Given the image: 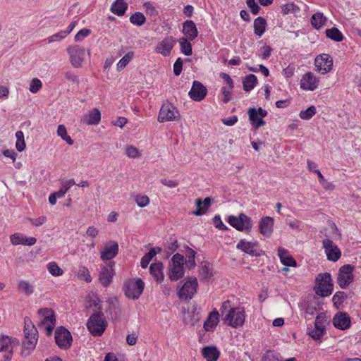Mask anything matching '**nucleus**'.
I'll return each mask as SVG.
<instances>
[{
	"label": "nucleus",
	"instance_id": "nucleus-18",
	"mask_svg": "<svg viewBox=\"0 0 361 361\" xmlns=\"http://www.w3.org/2000/svg\"><path fill=\"white\" fill-rule=\"evenodd\" d=\"M322 244L329 260L336 262L340 259L341 255V250L332 240L324 239L322 241Z\"/></svg>",
	"mask_w": 361,
	"mask_h": 361
},
{
	"label": "nucleus",
	"instance_id": "nucleus-11",
	"mask_svg": "<svg viewBox=\"0 0 361 361\" xmlns=\"http://www.w3.org/2000/svg\"><path fill=\"white\" fill-rule=\"evenodd\" d=\"M326 322V317L324 314L321 313L317 316L314 328H308L307 329L309 336L315 340L320 339L324 333Z\"/></svg>",
	"mask_w": 361,
	"mask_h": 361
},
{
	"label": "nucleus",
	"instance_id": "nucleus-24",
	"mask_svg": "<svg viewBox=\"0 0 361 361\" xmlns=\"http://www.w3.org/2000/svg\"><path fill=\"white\" fill-rule=\"evenodd\" d=\"M333 324L338 329H348L350 326V318L345 312H338L333 318Z\"/></svg>",
	"mask_w": 361,
	"mask_h": 361
},
{
	"label": "nucleus",
	"instance_id": "nucleus-8",
	"mask_svg": "<svg viewBox=\"0 0 361 361\" xmlns=\"http://www.w3.org/2000/svg\"><path fill=\"white\" fill-rule=\"evenodd\" d=\"M38 312L42 318L39 324V328L44 329L48 336L51 335L56 325L54 311L48 308H42L39 310Z\"/></svg>",
	"mask_w": 361,
	"mask_h": 361
},
{
	"label": "nucleus",
	"instance_id": "nucleus-20",
	"mask_svg": "<svg viewBox=\"0 0 361 361\" xmlns=\"http://www.w3.org/2000/svg\"><path fill=\"white\" fill-rule=\"evenodd\" d=\"M207 93V88L199 81H194L188 93L194 101L200 102L204 99Z\"/></svg>",
	"mask_w": 361,
	"mask_h": 361
},
{
	"label": "nucleus",
	"instance_id": "nucleus-57",
	"mask_svg": "<svg viewBox=\"0 0 361 361\" xmlns=\"http://www.w3.org/2000/svg\"><path fill=\"white\" fill-rule=\"evenodd\" d=\"M213 223L217 228L222 231L228 230V227L223 223L219 215H216L213 219Z\"/></svg>",
	"mask_w": 361,
	"mask_h": 361
},
{
	"label": "nucleus",
	"instance_id": "nucleus-36",
	"mask_svg": "<svg viewBox=\"0 0 361 361\" xmlns=\"http://www.w3.org/2000/svg\"><path fill=\"white\" fill-rule=\"evenodd\" d=\"M126 9L127 4L123 0H116L111 6V11L118 16H123Z\"/></svg>",
	"mask_w": 361,
	"mask_h": 361
},
{
	"label": "nucleus",
	"instance_id": "nucleus-54",
	"mask_svg": "<svg viewBox=\"0 0 361 361\" xmlns=\"http://www.w3.org/2000/svg\"><path fill=\"white\" fill-rule=\"evenodd\" d=\"M345 298L346 294L344 292L338 291L333 296L332 301L335 305H339L343 302Z\"/></svg>",
	"mask_w": 361,
	"mask_h": 361
},
{
	"label": "nucleus",
	"instance_id": "nucleus-55",
	"mask_svg": "<svg viewBox=\"0 0 361 361\" xmlns=\"http://www.w3.org/2000/svg\"><path fill=\"white\" fill-rule=\"evenodd\" d=\"M286 224L288 226L294 230L301 231L302 223L297 219H286Z\"/></svg>",
	"mask_w": 361,
	"mask_h": 361
},
{
	"label": "nucleus",
	"instance_id": "nucleus-51",
	"mask_svg": "<svg viewBox=\"0 0 361 361\" xmlns=\"http://www.w3.org/2000/svg\"><path fill=\"white\" fill-rule=\"evenodd\" d=\"M42 87V81L38 78H33L31 80L30 83V87L29 90L33 93L35 94L38 92L41 88Z\"/></svg>",
	"mask_w": 361,
	"mask_h": 361
},
{
	"label": "nucleus",
	"instance_id": "nucleus-28",
	"mask_svg": "<svg viewBox=\"0 0 361 361\" xmlns=\"http://www.w3.org/2000/svg\"><path fill=\"white\" fill-rule=\"evenodd\" d=\"M183 33L188 39H195L197 37L198 33L195 23L192 20H186L183 23Z\"/></svg>",
	"mask_w": 361,
	"mask_h": 361
},
{
	"label": "nucleus",
	"instance_id": "nucleus-41",
	"mask_svg": "<svg viewBox=\"0 0 361 361\" xmlns=\"http://www.w3.org/2000/svg\"><path fill=\"white\" fill-rule=\"evenodd\" d=\"M180 51L185 56H190L192 54V45L185 37H181L179 39Z\"/></svg>",
	"mask_w": 361,
	"mask_h": 361
},
{
	"label": "nucleus",
	"instance_id": "nucleus-1",
	"mask_svg": "<svg viewBox=\"0 0 361 361\" xmlns=\"http://www.w3.org/2000/svg\"><path fill=\"white\" fill-rule=\"evenodd\" d=\"M226 324L238 328L243 326L245 320V312L243 307H233L230 300H226L220 308Z\"/></svg>",
	"mask_w": 361,
	"mask_h": 361
},
{
	"label": "nucleus",
	"instance_id": "nucleus-40",
	"mask_svg": "<svg viewBox=\"0 0 361 361\" xmlns=\"http://www.w3.org/2000/svg\"><path fill=\"white\" fill-rule=\"evenodd\" d=\"M326 36L335 42H341L343 39V35L336 27H332L326 30Z\"/></svg>",
	"mask_w": 361,
	"mask_h": 361
},
{
	"label": "nucleus",
	"instance_id": "nucleus-21",
	"mask_svg": "<svg viewBox=\"0 0 361 361\" xmlns=\"http://www.w3.org/2000/svg\"><path fill=\"white\" fill-rule=\"evenodd\" d=\"M114 262H111L102 267L99 279L104 287L109 286L112 281V278L114 274Z\"/></svg>",
	"mask_w": 361,
	"mask_h": 361
},
{
	"label": "nucleus",
	"instance_id": "nucleus-58",
	"mask_svg": "<svg viewBox=\"0 0 361 361\" xmlns=\"http://www.w3.org/2000/svg\"><path fill=\"white\" fill-rule=\"evenodd\" d=\"M91 33V30L90 29L83 28L80 30L77 34L75 35V41H82L85 37H87Z\"/></svg>",
	"mask_w": 361,
	"mask_h": 361
},
{
	"label": "nucleus",
	"instance_id": "nucleus-19",
	"mask_svg": "<svg viewBox=\"0 0 361 361\" xmlns=\"http://www.w3.org/2000/svg\"><path fill=\"white\" fill-rule=\"evenodd\" d=\"M267 112L262 108H251L248 110L250 121L252 126L258 128L265 124L263 118L267 116Z\"/></svg>",
	"mask_w": 361,
	"mask_h": 361
},
{
	"label": "nucleus",
	"instance_id": "nucleus-53",
	"mask_svg": "<svg viewBox=\"0 0 361 361\" xmlns=\"http://www.w3.org/2000/svg\"><path fill=\"white\" fill-rule=\"evenodd\" d=\"M126 154L129 158L135 159L140 157V152L136 147L130 145L127 147Z\"/></svg>",
	"mask_w": 361,
	"mask_h": 361
},
{
	"label": "nucleus",
	"instance_id": "nucleus-10",
	"mask_svg": "<svg viewBox=\"0 0 361 361\" xmlns=\"http://www.w3.org/2000/svg\"><path fill=\"white\" fill-rule=\"evenodd\" d=\"M353 269L350 264L343 265L339 269L337 283L341 288H346L353 281Z\"/></svg>",
	"mask_w": 361,
	"mask_h": 361
},
{
	"label": "nucleus",
	"instance_id": "nucleus-15",
	"mask_svg": "<svg viewBox=\"0 0 361 361\" xmlns=\"http://www.w3.org/2000/svg\"><path fill=\"white\" fill-rule=\"evenodd\" d=\"M197 281L192 279L185 282L183 286L178 291L180 299H191L197 292Z\"/></svg>",
	"mask_w": 361,
	"mask_h": 361
},
{
	"label": "nucleus",
	"instance_id": "nucleus-34",
	"mask_svg": "<svg viewBox=\"0 0 361 361\" xmlns=\"http://www.w3.org/2000/svg\"><path fill=\"white\" fill-rule=\"evenodd\" d=\"M101 120V114L97 109H93L84 118V122L88 125H97Z\"/></svg>",
	"mask_w": 361,
	"mask_h": 361
},
{
	"label": "nucleus",
	"instance_id": "nucleus-43",
	"mask_svg": "<svg viewBox=\"0 0 361 361\" xmlns=\"http://www.w3.org/2000/svg\"><path fill=\"white\" fill-rule=\"evenodd\" d=\"M133 51H129L124 56H123L116 65L117 71H121L124 69L128 63L133 59Z\"/></svg>",
	"mask_w": 361,
	"mask_h": 361
},
{
	"label": "nucleus",
	"instance_id": "nucleus-32",
	"mask_svg": "<svg viewBox=\"0 0 361 361\" xmlns=\"http://www.w3.org/2000/svg\"><path fill=\"white\" fill-rule=\"evenodd\" d=\"M202 356L207 361H216L219 357V351L214 346H207L202 348Z\"/></svg>",
	"mask_w": 361,
	"mask_h": 361
},
{
	"label": "nucleus",
	"instance_id": "nucleus-61",
	"mask_svg": "<svg viewBox=\"0 0 361 361\" xmlns=\"http://www.w3.org/2000/svg\"><path fill=\"white\" fill-rule=\"evenodd\" d=\"M160 182L164 185L170 188H173L178 185V181L177 180H171V179H166V178H161L160 179Z\"/></svg>",
	"mask_w": 361,
	"mask_h": 361
},
{
	"label": "nucleus",
	"instance_id": "nucleus-13",
	"mask_svg": "<svg viewBox=\"0 0 361 361\" xmlns=\"http://www.w3.org/2000/svg\"><path fill=\"white\" fill-rule=\"evenodd\" d=\"M70 61L75 68L81 67L85 57V49L78 46H70L67 49Z\"/></svg>",
	"mask_w": 361,
	"mask_h": 361
},
{
	"label": "nucleus",
	"instance_id": "nucleus-56",
	"mask_svg": "<svg viewBox=\"0 0 361 361\" xmlns=\"http://www.w3.org/2000/svg\"><path fill=\"white\" fill-rule=\"evenodd\" d=\"M247 6L250 8L252 14L257 15L260 10V7L255 2V0H246Z\"/></svg>",
	"mask_w": 361,
	"mask_h": 361
},
{
	"label": "nucleus",
	"instance_id": "nucleus-37",
	"mask_svg": "<svg viewBox=\"0 0 361 361\" xmlns=\"http://www.w3.org/2000/svg\"><path fill=\"white\" fill-rule=\"evenodd\" d=\"M257 83V78L254 74H249L243 80V89L246 92L252 90Z\"/></svg>",
	"mask_w": 361,
	"mask_h": 361
},
{
	"label": "nucleus",
	"instance_id": "nucleus-59",
	"mask_svg": "<svg viewBox=\"0 0 361 361\" xmlns=\"http://www.w3.org/2000/svg\"><path fill=\"white\" fill-rule=\"evenodd\" d=\"M135 202L140 207H144L149 204V199L146 195L137 196Z\"/></svg>",
	"mask_w": 361,
	"mask_h": 361
},
{
	"label": "nucleus",
	"instance_id": "nucleus-62",
	"mask_svg": "<svg viewBox=\"0 0 361 361\" xmlns=\"http://www.w3.org/2000/svg\"><path fill=\"white\" fill-rule=\"evenodd\" d=\"M233 88L230 87H223L221 88V92L224 95L223 102L226 104L231 100V90Z\"/></svg>",
	"mask_w": 361,
	"mask_h": 361
},
{
	"label": "nucleus",
	"instance_id": "nucleus-49",
	"mask_svg": "<svg viewBox=\"0 0 361 361\" xmlns=\"http://www.w3.org/2000/svg\"><path fill=\"white\" fill-rule=\"evenodd\" d=\"M316 108L314 106H311L305 111L300 112V117L302 120H309L312 118L316 114Z\"/></svg>",
	"mask_w": 361,
	"mask_h": 361
},
{
	"label": "nucleus",
	"instance_id": "nucleus-38",
	"mask_svg": "<svg viewBox=\"0 0 361 361\" xmlns=\"http://www.w3.org/2000/svg\"><path fill=\"white\" fill-rule=\"evenodd\" d=\"M326 17L323 15V13L317 12L314 13L311 18L312 25L316 28H320L325 23Z\"/></svg>",
	"mask_w": 361,
	"mask_h": 361
},
{
	"label": "nucleus",
	"instance_id": "nucleus-45",
	"mask_svg": "<svg viewBox=\"0 0 361 361\" xmlns=\"http://www.w3.org/2000/svg\"><path fill=\"white\" fill-rule=\"evenodd\" d=\"M16 147L18 151L23 152L26 147L25 142L24 140V133L21 130H18L16 133Z\"/></svg>",
	"mask_w": 361,
	"mask_h": 361
},
{
	"label": "nucleus",
	"instance_id": "nucleus-23",
	"mask_svg": "<svg viewBox=\"0 0 361 361\" xmlns=\"http://www.w3.org/2000/svg\"><path fill=\"white\" fill-rule=\"evenodd\" d=\"M257 243L248 242L241 239L236 245V248L251 256H260L259 250L257 249Z\"/></svg>",
	"mask_w": 361,
	"mask_h": 361
},
{
	"label": "nucleus",
	"instance_id": "nucleus-47",
	"mask_svg": "<svg viewBox=\"0 0 361 361\" xmlns=\"http://www.w3.org/2000/svg\"><path fill=\"white\" fill-rule=\"evenodd\" d=\"M156 255V249H151L147 253H146L141 259L140 265L142 268H147L149 262Z\"/></svg>",
	"mask_w": 361,
	"mask_h": 361
},
{
	"label": "nucleus",
	"instance_id": "nucleus-63",
	"mask_svg": "<svg viewBox=\"0 0 361 361\" xmlns=\"http://www.w3.org/2000/svg\"><path fill=\"white\" fill-rule=\"evenodd\" d=\"M66 37V32H63V31H61L58 33H56L51 36H50L47 40L49 43L54 42L56 41H59L62 39H64Z\"/></svg>",
	"mask_w": 361,
	"mask_h": 361
},
{
	"label": "nucleus",
	"instance_id": "nucleus-27",
	"mask_svg": "<svg viewBox=\"0 0 361 361\" xmlns=\"http://www.w3.org/2000/svg\"><path fill=\"white\" fill-rule=\"evenodd\" d=\"M11 243L14 245H33L36 243L37 239L34 237H26L20 233H16L10 236Z\"/></svg>",
	"mask_w": 361,
	"mask_h": 361
},
{
	"label": "nucleus",
	"instance_id": "nucleus-44",
	"mask_svg": "<svg viewBox=\"0 0 361 361\" xmlns=\"http://www.w3.org/2000/svg\"><path fill=\"white\" fill-rule=\"evenodd\" d=\"M78 277L87 283L92 281V277L88 269L85 266H80L77 274Z\"/></svg>",
	"mask_w": 361,
	"mask_h": 361
},
{
	"label": "nucleus",
	"instance_id": "nucleus-22",
	"mask_svg": "<svg viewBox=\"0 0 361 361\" xmlns=\"http://www.w3.org/2000/svg\"><path fill=\"white\" fill-rule=\"evenodd\" d=\"M118 252V244L116 241H109L104 245L101 252L102 260H111L114 258Z\"/></svg>",
	"mask_w": 361,
	"mask_h": 361
},
{
	"label": "nucleus",
	"instance_id": "nucleus-35",
	"mask_svg": "<svg viewBox=\"0 0 361 361\" xmlns=\"http://www.w3.org/2000/svg\"><path fill=\"white\" fill-rule=\"evenodd\" d=\"M211 204L210 198L206 197L203 202L201 201L200 199L196 200V206L197 209L192 212L193 214L196 216H200L203 214L207 209L209 207Z\"/></svg>",
	"mask_w": 361,
	"mask_h": 361
},
{
	"label": "nucleus",
	"instance_id": "nucleus-33",
	"mask_svg": "<svg viewBox=\"0 0 361 361\" xmlns=\"http://www.w3.org/2000/svg\"><path fill=\"white\" fill-rule=\"evenodd\" d=\"M254 33L258 36L261 37L264 33L267 27V21L262 17H257L254 20Z\"/></svg>",
	"mask_w": 361,
	"mask_h": 361
},
{
	"label": "nucleus",
	"instance_id": "nucleus-14",
	"mask_svg": "<svg viewBox=\"0 0 361 361\" xmlns=\"http://www.w3.org/2000/svg\"><path fill=\"white\" fill-rule=\"evenodd\" d=\"M314 63L317 71L324 75L331 71L333 60L329 54H322L316 57Z\"/></svg>",
	"mask_w": 361,
	"mask_h": 361
},
{
	"label": "nucleus",
	"instance_id": "nucleus-9",
	"mask_svg": "<svg viewBox=\"0 0 361 361\" xmlns=\"http://www.w3.org/2000/svg\"><path fill=\"white\" fill-rule=\"evenodd\" d=\"M179 118L180 114L176 107L171 103H166L164 104L160 109L158 121L160 123L173 121Z\"/></svg>",
	"mask_w": 361,
	"mask_h": 361
},
{
	"label": "nucleus",
	"instance_id": "nucleus-64",
	"mask_svg": "<svg viewBox=\"0 0 361 361\" xmlns=\"http://www.w3.org/2000/svg\"><path fill=\"white\" fill-rule=\"evenodd\" d=\"M272 51V49L270 46L264 45L261 47L260 52H261V57L262 59H267L271 55V52Z\"/></svg>",
	"mask_w": 361,
	"mask_h": 361
},
{
	"label": "nucleus",
	"instance_id": "nucleus-42",
	"mask_svg": "<svg viewBox=\"0 0 361 361\" xmlns=\"http://www.w3.org/2000/svg\"><path fill=\"white\" fill-rule=\"evenodd\" d=\"M18 290L27 295H30L34 292V286L29 282L22 280L18 282Z\"/></svg>",
	"mask_w": 361,
	"mask_h": 361
},
{
	"label": "nucleus",
	"instance_id": "nucleus-17",
	"mask_svg": "<svg viewBox=\"0 0 361 361\" xmlns=\"http://www.w3.org/2000/svg\"><path fill=\"white\" fill-rule=\"evenodd\" d=\"M319 83V80L312 72H308L302 76L300 87L305 91H314Z\"/></svg>",
	"mask_w": 361,
	"mask_h": 361
},
{
	"label": "nucleus",
	"instance_id": "nucleus-2",
	"mask_svg": "<svg viewBox=\"0 0 361 361\" xmlns=\"http://www.w3.org/2000/svg\"><path fill=\"white\" fill-rule=\"evenodd\" d=\"M24 323L25 339L23 341L22 354L27 356L35 348L37 343V330L29 318L25 317Z\"/></svg>",
	"mask_w": 361,
	"mask_h": 361
},
{
	"label": "nucleus",
	"instance_id": "nucleus-5",
	"mask_svg": "<svg viewBox=\"0 0 361 361\" xmlns=\"http://www.w3.org/2000/svg\"><path fill=\"white\" fill-rule=\"evenodd\" d=\"M169 276L171 281H178L184 276V257L179 253L175 254L171 258Z\"/></svg>",
	"mask_w": 361,
	"mask_h": 361
},
{
	"label": "nucleus",
	"instance_id": "nucleus-46",
	"mask_svg": "<svg viewBox=\"0 0 361 361\" xmlns=\"http://www.w3.org/2000/svg\"><path fill=\"white\" fill-rule=\"evenodd\" d=\"M47 267L49 274L54 276H60L63 274V269L55 262L48 263Z\"/></svg>",
	"mask_w": 361,
	"mask_h": 361
},
{
	"label": "nucleus",
	"instance_id": "nucleus-12",
	"mask_svg": "<svg viewBox=\"0 0 361 361\" xmlns=\"http://www.w3.org/2000/svg\"><path fill=\"white\" fill-rule=\"evenodd\" d=\"M56 343L60 348H68L71 345L72 336L68 330L63 326L57 328L55 331Z\"/></svg>",
	"mask_w": 361,
	"mask_h": 361
},
{
	"label": "nucleus",
	"instance_id": "nucleus-30",
	"mask_svg": "<svg viewBox=\"0 0 361 361\" xmlns=\"http://www.w3.org/2000/svg\"><path fill=\"white\" fill-rule=\"evenodd\" d=\"M278 255L281 262L288 267H295V260L288 254V251L283 247H279Z\"/></svg>",
	"mask_w": 361,
	"mask_h": 361
},
{
	"label": "nucleus",
	"instance_id": "nucleus-60",
	"mask_svg": "<svg viewBox=\"0 0 361 361\" xmlns=\"http://www.w3.org/2000/svg\"><path fill=\"white\" fill-rule=\"evenodd\" d=\"M183 69V61L180 58L176 59L173 64V73L175 75L178 76L181 73Z\"/></svg>",
	"mask_w": 361,
	"mask_h": 361
},
{
	"label": "nucleus",
	"instance_id": "nucleus-52",
	"mask_svg": "<svg viewBox=\"0 0 361 361\" xmlns=\"http://www.w3.org/2000/svg\"><path fill=\"white\" fill-rule=\"evenodd\" d=\"M314 173H317L318 176V178L319 179L320 184L325 188V189H329L333 190L334 186L332 183L327 181V180L324 177V176L322 174L319 170H314Z\"/></svg>",
	"mask_w": 361,
	"mask_h": 361
},
{
	"label": "nucleus",
	"instance_id": "nucleus-50",
	"mask_svg": "<svg viewBox=\"0 0 361 361\" xmlns=\"http://www.w3.org/2000/svg\"><path fill=\"white\" fill-rule=\"evenodd\" d=\"M185 255L186 257L188 258V259L185 261L186 265L190 268L193 267L195 266V252L192 249L188 247L186 249Z\"/></svg>",
	"mask_w": 361,
	"mask_h": 361
},
{
	"label": "nucleus",
	"instance_id": "nucleus-7",
	"mask_svg": "<svg viewBox=\"0 0 361 361\" xmlns=\"http://www.w3.org/2000/svg\"><path fill=\"white\" fill-rule=\"evenodd\" d=\"M145 283L140 279L127 281L124 284L125 295L127 298L136 300L143 292Z\"/></svg>",
	"mask_w": 361,
	"mask_h": 361
},
{
	"label": "nucleus",
	"instance_id": "nucleus-31",
	"mask_svg": "<svg viewBox=\"0 0 361 361\" xmlns=\"http://www.w3.org/2000/svg\"><path fill=\"white\" fill-rule=\"evenodd\" d=\"M164 266L160 262L152 263L149 267V271L157 281H162L164 280Z\"/></svg>",
	"mask_w": 361,
	"mask_h": 361
},
{
	"label": "nucleus",
	"instance_id": "nucleus-26",
	"mask_svg": "<svg viewBox=\"0 0 361 361\" xmlns=\"http://www.w3.org/2000/svg\"><path fill=\"white\" fill-rule=\"evenodd\" d=\"M176 40L172 37L164 38L156 47V51L163 56H169L173 49Z\"/></svg>",
	"mask_w": 361,
	"mask_h": 361
},
{
	"label": "nucleus",
	"instance_id": "nucleus-16",
	"mask_svg": "<svg viewBox=\"0 0 361 361\" xmlns=\"http://www.w3.org/2000/svg\"><path fill=\"white\" fill-rule=\"evenodd\" d=\"M16 341L8 336H1L0 338V352H5L4 361H11L13 350Z\"/></svg>",
	"mask_w": 361,
	"mask_h": 361
},
{
	"label": "nucleus",
	"instance_id": "nucleus-6",
	"mask_svg": "<svg viewBox=\"0 0 361 361\" xmlns=\"http://www.w3.org/2000/svg\"><path fill=\"white\" fill-rule=\"evenodd\" d=\"M317 287L316 293L322 297L330 295L333 292V283L331 274L329 273L320 274L316 278Z\"/></svg>",
	"mask_w": 361,
	"mask_h": 361
},
{
	"label": "nucleus",
	"instance_id": "nucleus-25",
	"mask_svg": "<svg viewBox=\"0 0 361 361\" xmlns=\"http://www.w3.org/2000/svg\"><path fill=\"white\" fill-rule=\"evenodd\" d=\"M274 219L270 216H264L259 221L260 233L264 237L269 238L273 233Z\"/></svg>",
	"mask_w": 361,
	"mask_h": 361
},
{
	"label": "nucleus",
	"instance_id": "nucleus-3",
	"mask_svg": "<svg viewBox=\"0 0 361 361\" xmlns=\"http://www.w3.org/2000/svg\"><path fill=\"white\" fill-rule=\"evenodd\" d=\"M228 223L238 231H245L249 233L253 226V221L250 217L241 213L238 216L230 215L227 219Z\"/></svg>",
	"mask_w": 361,
	"mask_h": 361
},
{
	"label": "nucleus",
	"instance_id": "nucleus-29",
	"mask_svg": "<svg viewBox=\"0 0 361 361\" xmlns=\"http://www.w3.org/2000/svg\"><path fill=\"white\" fill-rule=\"evenodd\" d=\"M219 314L217 310H214L209 314L207 320L204 323V328L206 331H213L219 322Z\"/></svg>",
	"mask_w": 361,
	"mask_h": 361
},
{
	"label": "nucleus",
	"instance_id": "nucleus-48",
	"mask_svg": "<svg viewBox=\"0 0 361 361\" xmlns=\"http://www.w3.org/2000/svg\"><path fill=\"white\" fill-rule=\"evenodd\" d=\"M130 20L133 25L140 26L145 23V17L142 13L137 12L130 16Z\"/></svg>",
	"mask_w": 361,
	"mask_h": 361
},
{
	"label": "nucleus",
	"instance_id": "nucleus-4",
	"mask_svg": "<svg viewBox=\"0 0 361 361\" xmlns=\"http://www.w3.org/2000/svg\"><path fill=\"white\" fill-rule=\"evenodd\" d=\"M107 322L100 312L91 315L87 323L90 332L94 336H101L105 331Z\"/></svg>",
	"mask_w": 361,
	"mask_h": 361
},
{
	"label": "nucleus",
	"instance_id": "nucleus-39",
	"mask_svg": "<svg viewBox=\"0 0 361 361\" xmlns=\"http://www.w3.org/2000/svg\"><path fill=\"white\" fill-rule=\"evenodd\" d=\"M281 13L283 15H288V14H290V13L295 14L300 11V8L293 2H290L288 4L281 5Z\"/></svg>",
	"mask_w": 361,
	"mask_h": 361
}]
</instances>
